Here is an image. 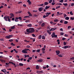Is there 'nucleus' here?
Returning <instances> with one entry per match:
<instances>
[{
  "label": "nucleus",
  "mask_w": 74,
  "mask_h": 74,
  "mask_svg": "<svg viewBox=\"0 0 74 74\" xmlns=\"http://www.w3.org/2000/svg\"><path fill=\"white\" fill-rule=\"evenodd\" d=\"M10 19H11L12 18V17H10L9 16H5L3 18L4 19V20L5 21H8V22H11V21L10 20ZM8 19V20H7V19Z\"/></svg>",
  "instance_id": "nucleus-1"
},
{
  "label": "nucleus",
  "mask_w": 74,
  "mask_h": 74,
  "mask_svg": "<svg viewBox=\"0 0 74 74\" xmlns=\"http://www.w3.org/2000/svg\"><path fill=\"white\" fill-rule=\"evenodd\" d=\"M30 51V50H29V49H25L24 50H23L22 51V52L23 53H27V52L26 51Z\"/></svg>",
  "instance_id": "nucleus-2"
},
{
  "label": "nucleus",
  "mask_w": 74,
  "mask_h": 74,
  "mask_svg": "<svg viewBox=\"0 0 74 74\" xmlns=\"http://www.w3.org/2000/svg\"><path fill=\"white\" fill-rule=\"evenodd\" d=\"M52 38H57V35H55V33L54 32H53L52 34L51 35Z\"/></svg>",
  "instance_id": "nucleus-3"
},
{
  "label": "nucleus",
  "mask_w": 74,
  "mask_h": 74,
  "mask_svg": "<svg viewBox=\"0 0 74 74\" xmlns=\"http://www.w3.org/2000/svg\"><path fill=\"white\" fill-rule=\"evenodd\" d=\"M30 33H33L35 31L34 29V28H30Z\"/></svg>",
  "instance_id": "nucleus-4"
},
{
  "label": "nucleus",
  "mask_w": 74,
  "mask_h": 74,
  "mask_svg": "<svg viewBox=\"0 0 74 74\" xmlns=\"http://www.w3.org/2000/svg\"><path fill=\"white\" fill-rule=\"evenodd\" d=\"M44 10V8L42 7L38 9V10L40 12H41V11L42 10Z\"/></svg>",
  "instance_id": "nucleus-5"
},
{
  "label": "nucleus",
  "mask_w": 74,
  "mask_h": 74,
  "mask_svg": "<svg viewBox=\"0 0 74 74\" xmlns=\"http://www.w3.org/2000/svg\"><path fill=\"white\" fill-rule=\"evenodd\" d=\"M56 53H57V55H58L59 53H60V52L59 51L57 50V51H56Z\"/></svg>",
  "instance_id": "nucleus-6"
},
{
  "label": "nucleus",
  "mask_w": 74,
  "mask_h": 74,
  "mask_svg": "<svg viewBox=\"0 0 74 74\" xmlns=\"http://www.w3.org/2000/svg\"><path fill=\"white\" fill-rule=\"evenodd\" d=\"M51 14V12H50L49 13V12H47L46 14V17H47L48 16H49V15Z\"/></svg>",
  "instance_id": "nucleus-7"
},
{
  "label": "nucleus",
  "mask_w": 74,
  "mask_h": 74,
  "mask_svg": "<svg viewBox=\"0 0 74 74\" xmlns=\"http://www.w3.org/2000/svg\"><path fill=\"white\" fill-rule=\"evenodd\" d=\"M37 62H43V60L42 59H40L38 60Z\"/></svg>",
  "instance_id": "nucleus-8"
},
{
  "label": "nucleus",
  "mask_w": 74,
  "mask_h": 74,
  "mask_svg": "<svg viewBox=\"0 0 74 74\" xmlns=\"http://www.w3.org/2000/svg\"><path fill=\"white\" fill-rule=\"evenodd\" d=\"M56 28H52L50 30V31H53V30H56Z\"/></svg>",
  "instance_id": "nucleus-9"
},
{
  "label": "nucleus",
  "mask_w": 74,
  "mask_h": 74,
  "mask_svg": "<svg viewBox=\"0 0 74 74\" xmlns=\"http://www.w3.org/2000/svg\"><path fill=\"white\" fill-rule=\"evenodd\" d=\"M0 61L1 62H2V63H5V61L3 60L2 59H1L0 60Z\"/></svg>",
  "instance_id": "nucleus-10"
},
{
  "label": "nucleus",
  "mask_w": 74,
  "mask_h": 74,
  "mask_svg": "<svg viewBox=\"0 0 74 74\" xmlns=\"http://www.w3.org/2000/svg\"><path fill=\"white\" fill-rule=\"evenodd\" d=\"M30 28L29 29H26V31L27 32H28V33H30Z\"/></svg>",
  "instance_id": "nucleus-11"
},
{
  "label": "nucleus",
  "mask_w": 74,
  "mask_h": 74,
  "mask_svg": "<svg viewBox=\"0 0 74 74\" xmlns=\"http://www.w3.org/2000/svg\"><path fill=\"white\" fill-rule=\"evenodd\" d=\"M48 5V3L47 2H45L44 3V5Z\"/></svg>",
  "instance_id": "nucleus-12"
},
{
  "label": "nucleus",
  "mask_w": 74,
  "mask_h": 74,
  "mask_svg": "<svg viewBox=\"0 0 74 74\" xmlns=\"http://www.w3.org/2000/svg\"><path fill=\"white\" fill-rule=\"evenodd\" d=\"M10 15L12 17H14V15L13 13H10Z\"/></svg>",
  "instance_id": "nucleus-13"
},
{
  "label": "nucleus",
  "mask_w": 74,
  "mask_h": 74,
  "mask_svg": "<svg viewBox=\"0 0 74 74\" xmlns=\"http://www.w3.org/2000/svg\"><path fill=\"white\" fill-rule=\"evenodd\" d=\"M45 26V23H43L41 24V26L42 27H43V26Z\"/></svg>",
  "instance_id": "nucleus-14"
},
{
  "label": "nucleus",
  "mask_w": 74,
  "mask_h": 74,
  "mask_svg": "<svg viewBox=\"0 0 74 74\" xmlns=\"http://www.w3.org/2000/svg\"><path fill=\"white\" fill-rule=\"evenodd\" d=\"M47 32L49 34V35H51V33L49 30H48L47 31Z\"/></svg>",
  "instance_id": "nucleus-15"
},
{
  "label": "nucleus",
  "mask_w": 74,
  "mask_h": 74,
  "mask_svg": "<svg viewBox=\"0 0 74 74\" xmlns=\"http://www.w3.org/2000/svg\"><path fill=\"white\" fill-rule=\"evenodd\" d=\"M27 26H28V27H32V24H28L27 25Z\"/></svg>",
  "instance_id": "nucleus-16"
},
{
  "label": "nucleus",
  "mask_w": 74,
  "mask_h": 74,
  "mask_svg": "<svg viewBox=\"0 0 74 74\" xmlns=\"http://www.w3.org/2000/svg\"><path fill=\"white\" fill-rule=\"evenodd\" d=\"M49 7H50V6H46V7H45V9L46 10H48V8H49Z\"/></svg>",
  "instance_id": "nucleus-17"
},
{
  "label": "nucleus",
  "mask_w": 74,
  "mask_h": 74,
  "mask_svg": "<svg viewBox=\"0 0 74 74\" xmlns=\"http://www.w3.org/2000/svg\"><path fill=\"white\" fill-rule=\"evenodd\" d=\"M65 19L66 20H69V17L66 16V17H65Z\"/></svg>",
  "instance_id": "nucleus-18"
},
{
  "label": "nucleus",
  "mask_w": 74,
  "mask_h": 74,
  "mask_svg": "<svg viewBox=\"0 0 74 74\" xmlns=\"http://www.w3.org/2000/svg\"><path fill=\"white\" fill-rule=\"evenodd\" d=\"M59 21V20L56 19L54 20V21L55 22H58Z\"/></svg>",
  "instance_id": "nucleus-19"
},
{
  "label": "nucleus",
  "mask_w": 74,
  "mask_h": 74,
  "mask_svg": "<svg viewBox=\"0 0 74 74\" xmlns=\"http://www.w3.org/2000/svg\"><path fill=\"white\" fill-rule=\"evenodd\" d=\"M13 51H14V52H15L16 53H18V52L17 51H16V49H13Z\"/></svg>",
  "instance_id": "nucleus-20"
},
{
  "label": "nucleus",
  "mask_w": 74,
  "mask_h": 74,
  "mask_svg": "<svg viewBox=\"0 0 74 74\" xmlns=\"http://www.w3.org/2000/svg\"><path fill=\"white\" fill-rule=\"evenodd\" d=\"M24 56L25 57V58H27V57H30V56H29V55H25Z\"/></svg>",
  "instance_id": "nucleus-21"
},
{
  "label": "nucleus",
  "mask_w": 74,
  "mask_h": 74,
  "mask_svg": "<svg viewBox=\"0 0 74 74\" xmlns=\"http://www.w3.org/2000/svg\"><path fill=\"white\" fill-rule=\"evenodd\" d=\"M1 71L3 72V73H5V69H4L1 70Z\"/></svg>",
  "instance_id": "nucleus-22"
},
{
  "label": "nucleus",
  "mask_w": 74,
  "mask_h": 74,
  "mask_svg": "<svg viewBox=\"0 0 74 74\" xmlns=\"http://www.w3.org/2000/svg\"><path fill=\"white\" fill-rule=\"evenodd\" d=\"M68 23V21H64V24H67Z\"/></svg>",
  "instance_id": "nucleus-23"
},
{
  "label": "nucleus",
  "mask_w": 74,
  "mask_h": 74,
  "mask_svg": "<svg viewBox=\"0 0 74 74\" xmlns=\"http://www.w3.org/2000/svg\"><path fill=\"white\" fill-rule=\"evenodd\" d=\"M19 65L20 66H23V64L22 63H19Z\"/></svg>",
  "instance_id": "nucleus-24"
},
{
  "label": "nucleus",
  "mask_w": 74,
  "mask_h": 74,
  "mask_svg": "<svg viewBox=\"0 0 74 74\" xmlns=\"http://www.w3.org/2000/svg\"><path fill=\"white\" fill-rule=\"evenodd\" d=\"M64 48L65 49H66V48H69V46L67 45L65 46H64Z\"/></svg>",
  "instance_id": "nucleus-25"
},
{
  "label": "nucleus",
  "mask_w": 74,
  "mask_h": 74,
  "mask_svg": "<svg viewBox=\"0 0 74 74\" xmlns=\"http://www.w3.org/2000/svg\"><path fill=\"white\" fill-rule=\"evenodd\" d=\"M43 5H44V3H42V4L39 5L38 6H39L40 7H42V6H43Z\"/></svg>",
  "instance_id": "nucleus-26"
},
{
  "label": "nucleus",
  "mask_w": 74,
  "mask_h": 74,
  "mask_svg": "<svg viewBox=\"0 0 74 74\" xmlns=\"http://www.w3.org/2000/svg\"><path fill=\"white\" fill-rule=\"evenodd\" d=\"M41 37H42V36H41V35H39V37L38 38L39 39H41Z\"/></svg>",
  "instance_id": "nucleus-27"
},
{
  "label": "nucleus",
  "mask_w": 74,
  "mask_h": 74,
  "mask_svg": "<svg viewBox=\"0 0 74 74\" xmlns=\"http://www.w3.org/2000/svg\"><path fill=\"white\" fill-rule=\"evenodd\" d=\"M70 60H74V57H72L70 58Z\"/></svg>",
  "instance_id": "nucleus-28"
},
{
  "label": "nucleus",
  "mask_w": 74,
  "mask_h": 74,
  "mask_svg": "<svg viewBox=\"0 0 74 74\" xmlns=\"http://www.w3.org/2000/svg\"><path fill=\"white\" fill-rule=\"evenodd\" d=\"M6 38H10V35L8 36H6Z\"/></svg>",
  "instance_id": "nucleus-29"
},
{
  "label": "nucleus",
  "mask_w": 74,
  "mask_h": 74,
  "mask_svg": "<svg viewBox=\"0 0 74 74\" xmlns=\"http://www.w3.org/2000/svg\"><path fill=\"white\" fill-rule=\"evenodd\" d=\"M42 39H44V40L45 39V36H42Z\"/></svg>",
  "instance_id": "nucleus-30"
},
{
  "label": "nucleus",
  "mask_w": 74,
  "mask_h": 74,
  "mask_svg": "<svg viewBox=\"0 0 74 74\" xmlns=\"http://www.w3.org/2000/svg\"><path fill=\"white\" fill-rule=\"evenodd\" d=\"M74 5V3H72L71 5V7H73Z\"/></svg>",
  "instance_id": "nucleus-31"
},
{
  "label": "nucleus",
  "mask_w": 74,
  "mask_h": 74,
  "mask_svg": "<svg viewBox=\"0 0 74 74\" xmlns=\"http://www.w3.org/2000/svg\"><path fill=\"white\" fill-rule=\"evenodd\" d=\"M36 69H39V66H38V65H37L36 66Z\"/></svg>",
  "instance_id": "nucleus-32"
},
{
  "label": "nucleus",
  "mask_w": 74,
  "mask_h": 74,
  "mask_svg": "<svg viewBox=\"0 0 74 74\" xmlns=\"http://www.w3.org/2000/svg\"><path fill=\"white\" fill-rule=\"evenodd\" d=\"M58 56H59V57H61V58H62L63 57V56H62V55H60V54H58Z\"/></svg>",
  "instance_id": "nucleus-33"
},
{
  "label": "nucleus",
  "mask_w": 74,
  "mask_h": 74,
  "mask_svg": "<svg viewBox=\"0 0 74 74\" xmlns=\"http://www.w3.org/2000/svg\"><path fill=\"white\" fill-rule=\"evenodd\" d=\"M30 33H29L27 32H25V34H29Z\"/></svg>",
  "instance_id": "nucleus-34"
},
{
  "label": "nucleus",
  "mask_w": 74,
  "mask_h": 74,
  "mask_svg": "<svg viewBox=\"0 0 74 74\" xmlns=\"http://www.w3.org/2000/svg\"><path fill=\"white\" fill-rule=\"evenodd\" d=\"M11 45H12V46H15V45L13 43H11Z\"/></svg>",
  "instance_id": "nucleus-35"
},
{
  "label": "nucleus",
  "mask_w": 74,
  "mask_h": 74,
  "mask_svg": "<svg viewBox=\"0 0 74 74\" xmlns=\"http://www.w3.org/2000/svg\"><path fill=\"white\" fill-rule=\"evenodd\" d=\"M36 52H40V50L39 49L37 50Z\"/></svg>",
  "instance_id": "nucleus-36"
},
{
  "label": "nucleus",
  "mask_w": 74,
  "mask_h": 74,
  "mask_svg": "<svg viewBox=\"0 0 74 74\" xmlns=\"http://www.w3.org/2000/svg\"><path fill=\"white\" fill-rule=\"evenodd\" d=\"M63 1H64V0H61L59 1V2H60V3H63Z\"/></svg>",
  "instance_id": "nucleus-37"
},
{
  "label": "nucleus",
  "mask_w": 74,
  "mask_h": 74,
  "mask_svg": "<svg viewBox=\"0 0 74 74\" xmlns=\"http://www.w3.org/2000/svg\"><path fill=\"white\" fill-rule=\"evenodd\" d=\"M60 7V6H57L56 8V9H58V8H59Z\"/></svg>",
  "instance_id": "nucleus-38"
},
{
  "label": "nucleus",
  "mask_w": 74,
  "mask_h": 74,
  "mask_svg": "<svg viewBox=\"0 0 74 74\" xmlns=\"http://www.w3.org/2000/svg\"><path fill=\"white\" fill-rule=\"evenodd\" d=\"M18 19H19V20H20V21H21V20H22V17H19Z\"/></svg>",
  "instance_id": "nucleus-39"
},
{
  "label": "nucleus",
  "mask_w": 74,
  "mask_h": 74,
  "mask_svg": "<svg viewBox=\"0 0 74 74\" xmlns=\"http://www.w3.org/2000/svg\"><path fill=\"white\" fill-rule=\"evenodd\" d=\"M66 44H67V43L66 42H64L63 45H66Z\"/></svg>",
  "instance_id": "nucleus-40"
},
{
  "label": "nucleus",
  "mask_w": 74,
  "mask_h": 74,
  "mask_svg": "<svg viewBox=\"0 0 74 74\" xmlns=\"http://www.w3.org/2000/svg\"><path fill=\"white\" fill-rule=\"evenodd\" d=\"M15 27L14 26H12V27H11V29H15Z\"/></svg>",
  "instance_id": "nucleus-41"
},
{
  "label": "nucleus",
  "mask_w": 74,
  "mask_h": 74,
  "mask_svg": "<svg viewBox=\"0 0 74 74\" xmlns=\"http://www.w3.org/2000/svg\"><path fill=\"white\" fill-rule=\"evenodd\" d=\"M63 5H65V6H66V5H67V3H63Z\"/></svg>",
  "instance_id": "nucleus-42"
},
{
  "label": "nucleus",
  "mask_w": 74,
  "mask_h": 74,
  "mask_svg": "<svg viewBox=\"0 0 74 74\" xmlns=\"http://www.w3.org/2000/svg\"><path fill=\"white\" fill-rule=\"evenodd\" d=\"M69 13L70 14H71V15H73V12H72V11L70 12Z\"/></svg>",
  "instance_id": "nucleus-43"
},
{
  "label": "nucleus",
  "mask_w": 74,
  "mask_h": 74,
  "mask_svg": "<svg viewBox=\"0 0 74 74\" xmlns=\"http://www.w3.org/2000/svg\"><path fill=\"white\" fill-rule=\"evenodd\" d=\"M71 28V26H69L68 27V29L69 30L70 29V28Z\"/></svg>",
  "instance_id": "nucleus-44"
},
{
  "label": "nucleus",
  "mask_w": 74,
  "mask_h": 74,
  "mask_svg": "<svg viewBox=\"0 0 74 74\" xmlns=\"http://www.w3.org/2000/svg\"><path fill=\"white\" fill-rule=\"evenodd\" d=\"M9 36L10 37V38H11V37H13V35H9Z\"/></svg>",
  "instance_id": "nucleus-45"
},
{
  "label": "nucleus",
  "mask_w": 74,
  "mask_h": 74,
  "mask_svg": "<svg viewBox=\"0 0 74 74\" xmlns=\"http://www.w3.org/2000/svg\"><path fill=\"white\" fill-rule=\"evenodd\" d=\"M28 59L29 60H32V57H29L28 58Z\"/></svg>",
  "instance_id": "nucleus-46"
},
{
  "label": "nucleus",
  "mask_w": 74,
  "mask_h": 74,
  "mask_svg": "<svg viewBox=\"0 0 74 74\" xmlns=\"http://www.w3.org/2000/svg\"><path fill=\"white\" fill-rule=\"evenodd\" d=\"M9 41L10 42H12V41H13V40L12 39L9 40Z\"/></svg>",
  "instance_id": "nucleus-47"
},
{
  "label": "nucleus",
  "mask_w": 74,
  "mask_h": 74,
  "mask_svg": "<svg viewBox=\"0 0 74 74\" xmlns=\"http://www.w3.org/2000/svg\"><path fill=\"white\" fill-rule=\"evenodd\" d=\"M60 34L61 36H63V34H64V33H63L61 32L60 33Z\"/></svg>",
  "instance_id": "nucleus-48"
},
{
  "label": "nucleus",
  "mask_w": 74,
  "mask_h": 74,
  "mask_svg": "<svg viewBox=\"0 0 74 74\" xmlns=\"http://www.w3.org/2000/svg\"><path fill=\"white\" fill-rule=\"evenodd\" d=\"M24 41L26 42H29V41H27L26 40H25Z\"/></svg>",
  "instance_id": "nucleus-49"
},
{
  "label": "nucleus",
  "mask_w": 74,
  "mask_h": 74,
  "mask_svg": "<svg viewBox=\"0 0 74 74\" xmlns=\"http://www.w3.org/2000/svg\"><path fill=\"white\" fill-rule=\"evenodd\" d=\"M32 36H33V37H36V35H35L34 34H32Z\"/></svg>",
  "instance_id": "nucleus-50"
},
{
  "label": "nucleus",
  "mask_w": 74,
  "mask_h": 74,
  "mask_svg": "<svg viewBox=\"0 0 74 74\" xmlns=\"http://www.w3.org/2000/svg\"><path fill=\"white\" fill-rule=\"evenodd\" d=\"M18 26H20L21 27L22 26H23V25H21V24H18Z\"/></svg>",
  "instance_id": "nucleus-51"
},
{
  "label": "nucleus",
  "mask_w": 74,
  "mask_h": 74,
  "mask_svg": "<svg viewBox=\"0 0 74 74\" xmlns=\"http://www.w3.org/2000/svg\"><path fill=\"white\" fill-rule=\"evenodd\" d=\"M42 21H39L38 22V23H39V25H41V23H42Z\"/></svg>",
  "instance_id": "nucleus-52"
},
{
  "label": "nucleus",
  "mask_w": 74,
  "mask_h": 74,
  "mask_svg": "<svg viewBox=\"0 0 74 74\" xmlns=\"http://www.w3.org/2000/svg\"><path fill=\"white\" fill-rule=\"evenodd\" d=\"M57 4L58 5H62V4L61 3H57Z\"/></svg>",
  "instance_id": "nucleus-53"
},
{
  "label": "nucleus",
  "mask_w": 74,
  "mask_h": 74,
  "mask_svg": "<svg viewBox=\"0 0 74 74\" xmlns=\"http://www.w3.org/2000/svg\"><path fill=\"white\" fill-rule=\"evenodd\" d=\"M42 51H45V48H43L42 49Z\"/></svg>",
  "instance_id": "nucleus-54"
},
{
  "label": "nucleus",
  "mask_w": 74,
  "mask_h": 74,
  "mask_svg": "<svg viewBox=\"0 0 74 74\" xmlns=\"http://www.w3.org/2000/svg\"><path fill=\"white\" fill-rule=\"evenodd\" d=\"M52 2V0H50L49 2V3H51Z\"/></svg>",
  "instance_id": "nucleus-55"
},
{
  "label": "nucleus",
  "mask_w": 74,
  "mask_h": 74,
  "mask_svg": "<svg viewBox=\"0 0 74 74\" xmlns=\"http://www.w3.org/2000/svg\"><path fill=\"white\" fill-rule=\"evenodd\" d=\"M70 19H71V20H74V17H71Z\"/></svg>",
  "instance_id": "nucleus-56"
},
{
  "label": "nucleus",
  "mask_w": 74,
  "mask_h": 74,
  "mask_svg": "<svg viewBox=\"0 0 74 74\" xmlns=\"http://www.w3.org/2000/svg\"><path fill=\"white\" fill-rule=\"evenodd\" d=\"M51 4L52 5H53L55 4V3L54 2H52L51 3Z\"/></svg>",
  "instance_id": "nucleus-57"
},
{
  "label": "nucleus",
  "mask_w": 74,
  "mask_h": 74,
  "mask_svg": "<svg viewBox=\"0 0 74 74\" xmlns=\"http://www.w3.org/2000/svg\"><path fill=\"white\" fill-rule=\"evenodd\" d=\"M41 29V27H39V28H38L37 29V30H40V29Z\"/></svg>",
  "instance_id": "nucleus-58"
},
{
  "label": "nucleus",
  "mask_w": 74,
  "mask_h": 74,
  "mask_svg": "<svg viewBox=\"0 0 74 74\" xmlns=\"http://www.w3.org/2000/svg\"><path fill=\"white\" fill-rule=\"evenodd\" d=\"M63 20L60 21V23H63Z\"/></svg>",
  "instance_id": "nucleus-59"
},
{
  "label": "nucleus",
  "mask_w": 74,
  "mask_h": 74,
  "mask_svg": "<svg viewBox=\"0 0 74 74\" xmlns=\"http://www.w3.org/2000/svg\"><path fill=\"white\" fill-rule=\"evenodd\" d=\"M26 47L28 48H29L30 47V46L29 45H27L26 46Z\"/></svg>",
  "instance_id": "nucleus-60"
},
{
  "label": "nucleus",
  "mask_w": 74,
  "mask_h": 74,
  "mask_svg": "<svg viewBox=\"0 0 74 74\" xmlns=\"http://www.w3.org/2000/svg\"><path fill=\"white\" fill-rule=\"evenodd\" d=\"M15 19H16V20H18V17H16L15 18Z\"/></svg>",
  "instance_id": "nucleus-61"
},
{
  "label": "nucleus",
  "mask_w": 74,
  "mask_h": 74,
  "mask_svg": "<svg viewBox=\"0 0 74 74\" xmlns=\"http://www.w3.org/2000/svg\"><path fill=\"white\" fill-rule=\"evenodd\" d=\"M60 31H62V32H63V28L60 29Z\"/></svg>",
  "instance_id": "nucleus-62"
},
{
  "label": "nucleus",
  "mask_w": 74,
  "mask_h": 74,
  "mask_svg": "<svg viewBox=\"0 0 74 74\" xmlns=\"http://www.w3.org/2000/svg\"><path fill=\"white\" fill-rule=\"evenodd\" d=\"M68 36H69L67 34H65V37H68Z\"/></svg>",
  "instance_id": "nucleus-63"
},
{
  "label": "nucleus",
  "mask_w": 74,
  "mask_h": 74,
  "mask_svg": "<svg viewBox=\"0 0 74 74\" xmlns=\"http://www.w3.org/2000/svg\"><path fill=\"white\" fill-rule=\"evenodd\" d=\"M66 40V38H63L62 39V40Z\"/></svg>",
  "instance_id": "nucleus-64"
}]
</instances>
